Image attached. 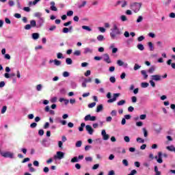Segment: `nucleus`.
Returning a JSON list of instances; mask_svg holds the SVG:
<instances>
[{"label":"nucleus","instance_id":"nucleus-1","mask_svg":"<svg viewBox=\"0 0 175 175\" xmlns=\"http://www.w3.org/2000/svg\"><path fill=\"white\" fill-rule=\"evenodd\" d=\"M122 34L121 29L118 28L117 24H113V27L111 29V32L109 33L111 36V39L112 40H118V39H121L120 37V35Z\"/></svg>","mask_w":175,"mask_h":175},{"label":"nucleus","instance_id":"nucleus-2","mask_svg":"<svg viewBox=\"0 0 175 175\" xmlns=\"http://www.w3.org/2000/svg\"><path fill=\"white\" fill-rule=\"evenodd\" d=\"M120 93H115L113 94V98H111V93L108 92L107 94V98L109 99L107 100V103H113V102H116V100H117V98H118V96H120Z\"/></svg>","mask_w":175,"mask_h":175},{"label":"nucleus","instance_id":"nucleus-3","mask_svg":"<svg viewBox=\"0 0 175 175\" xmlns=\"http://www.w3.org/2000/svg\"><path fill=\"white\" fill-rule=\"evenodd\" d=\"M131 8L135 13H137L140 10V8H142V3H133L131 5Z\"/></svg>","mask_w":175,"mask_h":175},{"label":"nucleus","instance_id":"nucleus-4","mask_svg":"<svg viewBox=\"0 0 175 175\" xmlns=\"http://www.w3.org/2000/svg\"><path fill=\"white\" fill-rule=\"evenodd\" d=\"M64 158H65V152L61 151L57 152L56 154L53 157L55 161H61V159H64Z\"/></svg>","mask_w":175,"mask_h":175},{"label":"nucleus","instance_id":"nucleus-5","mask_svg":"<svg viewBox=\"0 0 175 175\" xmlns=\"http://www.w3.org/2000/svg\"><path fill=\"white\" fill-rule=\"evenodd\" d=\"M36 21L35 20H31L30 21V25H26L25 26V29H26L27 31L31 29V28H36Z\"/></svg>","mask_w":175,"mask_h":175},{"label":"nucleus","instance_id":"nucleus-6","mask_svg":"<svg viewBox=\"0 0 175 175\" xmlns=\"http://www.w3.org/2000/svg\"><path fill=\"white\" fill-rule=\"evenodd\" d=\"M1 155L4 158H10L11 159L14 158V154L11 152H1Z\"/></svg>","mask_w":175,"mask_h":175},{"label":"nucleus","instance_id":"nucleus-7","mask_svg":"<svg viewBox=\"0 0 175 175\" xmlns=\"http://www.w3.org/2000/svg\"><path fill=\"white\" fill-rule=\"evenodd\" d=\"M84 121H96V116H91V114H88L85 116Z\"/></svg>","mask_w":175,"mask_h":175},{"label":"nucleus","instance_id":"nucleus-8","mask_svg":"<svg viewBox=\"0 0 175 175\" xmlns=\"http://www.w3.org/2000/svg\"><path fill=\"white\" fill-rule=\"evenodd\" d=\"M44 24V18H40L37 22L36 28H40Z\"/></svg>","mask_w":175,"mask_h":175},{"label":"nucleus","instance_id":"nucleus-9","mask_svg":"<svg viewBox=\"0 0 175 175\" xmlns=\"http://www.w3.org/2000/svg\"><path fill=\"white\" fill-rule=\"evenodd\" d=\"M154 158L157 159L158 163H163V160L162 159V152H158V156H155Z\"/></svg>","mask_w":175,"mask_h":175},{"label":"nucleus","instance_id":"nucleus-10","mask_svg":"<svg viewBox=\"0 0 175 175\" xmlns=\"http://www.w3.org/2000/svg\"><path fill=\"white\" fill-rule=\"evenodd\" d=\"M94 53V49L90 47H85L83 49V54H92Z\"/></svg>","mask_w":175,"mask_h":175},{"label":"nucleus","instance_id":"nucleus-11","mask_svg":"<svg viewBox=\"0 0 175 175\" xmlns=\"http://www.w3.org/2000/svg\"><path fill=\"white\" fill-rule=\"evenodd\" d=\"M101 135L103 136V140H109L110 135L106 133V130L103 129L101 131Z\"/></svg>","mask_w":175,"mask_h":175},{"label":"nucleus","instance_id":"nucleus-12","mask_svg":"<svg viewBox=\"0 0 175 175\" xmlns=\"http://www.w3.org/2000/svg\"><path fill=\"white\" fill-rule=\"evenodd\" d=\"M103 59L105 62H107V64H111V60L110 59V56H109V54L107 53L104 54Z\"/></svg>","mask_w":175,"mask_h":175},{"label":"nucleus","instance_id":"nucleus-13","mask_svg":"<svg viewBox=\"0 0 175 175\" xmlns=\"http://www.w3.org/2000/svg\"><path fill=\"white\" fill-rule=\"evenodd\" d=\"M53 62L54 65H55V66H61V64H62L61 61H59L57 59H55L54 60L53 59L49 60V64H53Z\"/></svg>","mask_w":175,"mask_h":175},{"label":"nucleus","instance_id":"nucleus-14","mask_svg":"<svg viewBox=\"0 0 175 175\" xmlns=\"http://www.w3.org/2000/svg\"><path fill=\"white\" fill-rule=\"evenodd\" d=\"M50 5H51L50 9L51 10H52V12H57L58 10L57 7L55 6V2L51 1Z\"/></svg>","mask_w":175,"mask_h":175},{"label":"nucleus","instance_id":"nucleus-15","mask_svg":"<svg viewBox=\"0 0 175 175\" xmlns=\"http://www.w3.org/2000/svg\"><path fill=\"white\" fill-rule=\"evenodd\" d=\"M85 129L87 132H88L89 135H92V133H94V129H92V126H91V125H86Z\"/></svg>","mask_w":175,"mask_h":175},{"label":"nucleus","instance_id":"nucleus-16","mask_svg":"<svg viewBox=\"0 0 175 175\" xmlns=\"http://www.w3.org/2000/svg\"><path fill=\"white\" fill-rule=\"evenodd\" d=\"M72 31H73V26H70L69 28H63L62 32L63 33H68V32H72Z\"/></svg>","mask_w":175,"mask_h":175},{"label":"nucleus","instance_id":"nucleus-17","mask_svg":"<svg viewBox=\"0 0 175 175\" xmlns=\"http://www.w3.org/2000/svg\"><path fill=\"white\" fill-rule=\"evenodd\" d=\"M152 79L154 80V81H161V76L158 75H153L152 76Z\"/></svg>","mask_w":175,"mask_h":175},{"label":"nucleus","instance_id":"nucleus-18","mask_svg":"<svg viewBox=\"0 0 175 175\" xmlns=\"http://www.w3.org/2000/svg\"><path fill=\"white\" fill-rule=\"evenodd\" d=\"M103 110V105L102 104L97 106L96 111V113H100Z\"/></svg>","mask_w":175,"mask_h":175},{"label":"nucleus","instance_id":"nucleus-19","mask_svg":"<svg viewBox=\"0 0 175 175\" xmlns=\"http://www.w3.org/2000/svg\"><path fill=\"white\" fill-rule=\"evenodd\" d=\"M114 47V44H111L110 45L109 49H112V53L113 54H116V53H117V51H118V49L117 48H113Z\"/></svg>","mask_w":175,"mask_h":175},{"label":"nucleus","instance_id":"nucleus-20","mask_svg":"<svg viewBox=\"0 0 175 175\" xmlns=\"http://www.w3.org/2000/svg\"><path fill=\"white\" fill-rule=\"evenodd\" d=\"M166 148L168 150V151H171V152H175V147L173 145L167 146Z\"/></svg>","mask_w":175,"mask_h":175},{"label":"nucleus","instance_id":"nucleus-21","mask_svg":"<svg viewBox=\"0 0 175 175\" xmlns=\"http://www.w3.org/2000/svg\"><path fill=\"white\" fill-rule=\"evenodd\" d=\"M73 54L76 57H80V55H81V51L76 50V51H74Z\"/></svg>","mask_w":175,"mask_h":175},{"label":"nucleus","instance_id":"nucleus-22","mask_svg":"<svg viewBox=\"0 0 175 175\" xmlns=\"http://www.w3.org/2000/svg\"><path fill=\"white\" fill-rule=\"evenodd\" d=\"M82 29H85V31H88V32H91V31H92V29H91L90 26L85 25L82 26Z\"/></svg>","mask_w":175,"mask_h":175},{"label":"nucleus","instance_id":"nucleus-23","mask_svg":"<svg viewBox=\"0 0 175 175\" xmlns=\"http://www.w3.org/2000/svg\"><path fill=\"white\" fill-rule=\"evenodd\" d=\"M32 39L34 40H37V39H39V33H33L32 34Z\"/></svg>","mask_w":175,"mask_h":175},{"label":"nucleus","instance_id":"nucleus-24","mask_svg":"<svg viewBox=\"0 0 175 175\" xmlns=\"http://www.w3.org/2000/svg\"><path fill=\"white\" fill-rule=\"evenodd\" d=\"M47 139H44L42 140V144L44 147H49V146H50V144H47Z\"/></svg>","mask_w":175,"mask_h":175},{"label":"nucleus","instance_id":"nucleus-25","mask_svg":"<svg viewBox=\"0 0 175 175\" xmlns=\"http://www.w3.org/2000/svg\"><path fill=\"white\" fill-rule=\"evenodd\" d=\"M141 73H142V76H144V79H146L148 77V75H147V72H146V70H142L141 71Z\"/></svg>","mask_w":175,"mask_h":175},{"label":"nucleus","instance_id":"nucleus-26","mask_svg":"<svg viewBox=\"0 0 175 175\" xmlns=\"http://www.w3.org/2000/svg\"><path fill=\"white\" fill-rule=\"evenodd\" d=\"M38 2H40V0H34L33 2H32V1H29V6H32V5H36V3H38Z\"/></svg>","mask_w":175,"mask_h":175},{"label":"nucleus","instance_id":"nucleus-27","mask_svg":"<svg viewBox=\"0 0 175 175\" xmlns=\"http://www.w3.org/2000/svg\"><path fill=\"white\" fill-rule=\"evenodd\" d=\"M148 85H150V84L147 82H142L141 83L142 88H147V87H148Z\"/></svg>","mask_w":175,"mask_h":175},{"label":"nucleus","instance_id":"nucleus-28","mask_svg":"<svg viewBox=\"0 0 175 175\" xmlns=\"http://www.w3.org/2000/svg\"><path fill=\"white\" fill-rule=\"evenodd\" d=\"M126 103V101L125 100H121L117 103L118 106H122Z\"/></svg>","mask_w":175,"mask_h":175},{"label":"nucleus","instance_id":"nucleus-29","mask_svg":"<svg viewBox=\"0 0 175 175\" xmlns=\"http://www.w3.org/2000/svg\"><path fill=\"white\" fill-rule=\"evenodd\" d=\"M137 47V49L140 50L141 51H143V50H144V45H143L142 44H138Z\"/></svg>","mask_w":175,"mask_h":175},{"label":"nucleus","instance_id":"nucleus-30","mask_svg":"<svg viewBox=\"0 0 175 175\" xmlns=\"http://www.w3.org/2000/svg\"><path fill=\"white\" fill-rule=\"evenodd\" d=\"M148 72H149V73H154V72H155V66H152L149 69H148Z\"/></svg>","mask_w":175,"mask_h":175},{"label":"nucleus","instance_id":"nucleus-31","mask_svg":"<svg viewBox=\"0 0 175 175\" xmlns=\"http://www.w3.org/2000/svg\"><path fill=\"white\" fill-rule=\"evenodd\" d=\"M97 40H98V42H102V41L105 40V36H103V35L98 36Z\"/></svg>","mask_w":175,"mask_h":175},{"label":"nucleus","instance_id":"nucleus-32","mask_svg":"<svg viewBox=\"0 0 175 175\" xmlns=\"http://www.w3.org/2000/svg\"><path fill=\"white\" fill-rule=\"evenodd\" d=\"M122 165H124V166L128 167L129 166V162H128V160L126 159H123L122 161Z\"/></svg>","mask_w":175,"mask_h":175},{"label":"nucleus","instance_id":"nucleus-33","mask_svg":"<svg viewBox=\"0 0 175 175\" xmlns=\"http://www.w3.org/2000/svg\"><path fill=\"white\" fill-rule=\"evenodd\" d=\"M148 45L150 49V51H154V45L152 44V42H148Z\"/></svg>","mask_w":175,"mask_h":175},{"label":"nucleus","instance_id":"nucleus-34","mask_svg":"<svg viewBox=\"0 0 175 175\" xmlns=\"http://www.w3.org/2000/svg\"><path fill=\"white\" fill-rule=\"evenodd\" d=\"M120 3H122V5H121V7L122 8H125L126 7V5H127V3H126V1H118V5H120Z\"/></svg>","mask_w":175,"mask_h":175},{"label":"nucleus","instance_id":"nucleus-35","mask_svg":"<svg viewBox=\"0 0 175 175\" xmlns=\"http://www.w3.org/2000/svg\"><path fill=\"white\" fill-rule=\"evenodd\" d=\"M84 126H85V123H81V126L79 128V132H83V131H84Z\"/></svg>","mask_w":175,"mask_h":175},{"label":"nucleus","instance_id":"nucleus-36","mask_svg":"<svg viewBox=\"0 0 175 175\" xmlns=\"http://www.w3.org/2000/svg\"><path fill=\"white\" fill-rule=\"evenodd\" d=\"M87 5V1H83L82 2V4H80L78 5L79 9H81V8H84V6H85Z\"/></svg>","mask_w":175,"mask_h":175},{"label":"nucleus","instance_id":"nucleus-37","mask_svg":"<svg viewBox=\"0 0 175 175\" xmlns=\"http://www.w3.org/2000/svg\"><path fill=\"white\" fill-rule=\"evenodd\" d=\"M66 63L67 64V65H72V59H70L69 57L66 58Z\"/></svg>","mask_w":175,"mask_h":175},{"label":"nucleus","instance_id":"nucleus-38","mask_svg":"<svg viewBox=\"0 0 175 175\" xmlns=\"http://www.w3.org/2000/svg\"><path fill=\"white\" fill-rule=\"evenodd\" d=\"M154 172H155L154 175H161V172L158 170V166L157 165L154 166Z\"/></svg>","mask_w":175,"mask_h":175},{"label":"nucleus","instance_id":"nucleus-39","mask_svg":"<svg viewBox=\"0 0 175 175\" xmlns=\"http://www.w3.org/2000/svg\"><path fill=\"white\" fill-rule=\"evenodd\" d=\"M95 106H96V103L94 102L92 103L88 104V107H89V109H92V107H95Z\"/></svg>","mask_w":175,"mask_h":175},{"label":"nucleus","instance_id":"nucleus-40","mask_svg":"<svg viewBox=\"0 0 175 175\" xmlns=\"http://www.w3.org/2000/svg\"><path fill=\"white\" fill-rule=\"evenodd\" d=\"M76 162H79V159L77 157H75L71 159L72 163H75Z\"/></svg>","mask_w":175,"mask_h":175},{"label":"nucleus","instance_id":"nucleus-41","mask_svg":"<svg viewBox=\"0 0 175 175\" xmlns=\"http://www.w3.org/2000/svg\"><path fill=\"white\" fill-rule=\"evenodd\" d=\"M142 131L144 132V137H147V136H148V132L147 131V129H146V128H144L142 129Z\"/></svg>","mask_w":175,"mask_h":175},{"label":"nucleus","instance_id":"nucleus-42","mask_svg":"<svg viewBox=\"0 0 175 175\" xmlns=\"http://www.w3.org/2000/svg\"><path fill=\"white\" fill-rule=\"evenodd\" d=\"M136 140H137V143H140V144H143L145 142L144 139L141 138V137H137Z\"/></svg>","mask_w":175,"mask_h":175},{"label":"nucleus","instance_id":"nucleus-43","mask_svg":"<svg viewBox=\"0 0 175 175\" xmlns=\"http://www.w3.org/2000/svg\"><path fill=\"white\" fill-rule=\"evenodd\" d=\"M35 17H38V18H42V13L41 12H36L34 14Z\"/></svg>","mask_w":175,"mask_h":175},{"label":"nucleus","instance_id":"nucleus-44","mask_svg":"<svg viewBox=\"0 0 175 175\" xmlns=\"http://www.w3.org/2000/svg\"><path fill=\"white\" fill-rule=\"evenodd\" d=\"M81 144H83V142L81 141H77L75 144V146L77 148L81 147Z\"/></svg>","mask_w":175,"mask_h":175},{"label":"nucleus","instance_id":"nucleus-45","mask_svg":"<svg viewBox=\"0 0 175 175\" xmlns=\"http://www.w3.org/2000/svg\"><path fill=\"white\" fill-rule=\"evenodd\" d=\"M140 68H142V66H139V64H135L133 69L134 70H137L138 69H140Z\"/></svg>","mask_w":175,"mask_h":175},{"label":"nucleus","instance_id":"nucleus-46","mask_svg":"<svg viewBox=\"0 0 175 175\" xmlns=\"http://www.w3.org/2000/svg\"><path fill=\"white\" fill-rule=\"evenodd\" d=\"M117 64L118 66H124V62H122V60H118Z\"/></svg>","mask_w":175,"mask_h":175},{"label":"nucleus","instance_id":"nucleus-47","mask_svg":"<svg viewBox=\"0 0 175 175\" xmlns=\"http://www.w3.org/2000/svg\"><path fill=\"white\" fill-rule=\"evenodd\" d=\"M85 161H86V162H92V157H85Z\"/></svg>","mask_w":175,"mask_h":175},{"label":"nucleus","instance_id":"nucleus-48","mask_svg":"<svg viewBox=\"0 0 175 175\" xmlns=\"http://www.w3.org/2000/svg\"><path fill=\"white\" fill-rule=\"evenodd\" d=\"M8 107L6 106H3L2 109H1V114H5L6 112Z\"/></svg>","mask_w":175,"mask_h":175},{"label":"nucleus","instance_id":"nucleus-49","mask_svg":"<svg viewBox=\"0 0 175 175\" xmlns=\"http://www.w3.org/2000/svg\"><path fill=\"white\" fill-rule=\"evenodd\" d=\"M131 100L133 103H136V102H137V98L136 96H132Z\"/></svg>","mask_w":175,"mask_h":175},{"label":"nucleus","instance_id":"nucleus-50","mask_svg":"<svg viewBox=\"0 0 175 175\" xmlns=\"http://www.w3.org/2000/svg\"><path fill=\"white\" fill-rule=\"evenodd\" d=\"M143 21V16H139L137 19V23H142Z\"/></svg>","mask_w":175,"mask_h":175},{"label":"nucleus","instance_id":"nucleus-51","mask_svg":"<svg viewBox=\"0 0 175 175\" xmlns=\"http://www.w3.org/2000/svg\"><path fill=\"white\" fill-rule=\"evenodd\" d=\"M57 57L58 59H64V56H63L62 53H58L57 55Z\"/></svg>","mask_w":175,"mask_h":175},{"label":"nucleus","instance_id":"nucleus-52","mask_svg":"<svg viewBox=\"0 0 175 175\" xmlns=\"http://www.w3.org/2000/svg\"><path fill=\"white\" fill-rule=\"evenodd\" d=\"M120 19L122 21H126L128 20V18H126V16L125 15H122L120 16Z\"/></svg>","mask_w":175,"mask_h":175},{"label":"nucleus","instance_id":"nucleus-53","mask_svg":"<svg viewBox=\"0 0 175 175\" xmlns=\"http://www.w3.org/2000/svg\"><path fill=\"white\" fill-rule=\"evenodd\" d=\"M145 37L144 36H141L139 37H138L137 40L138 42H143V40H144Z\"/></svg>","mask_w":175,"mask_h":175},{"label":"nucleus","instance_id":"nucleus-54","mask_svg":"<svg viewBox=\"0 0 175 175\" xmlns=\"http://www.w3.org/2000/svg\"><path fill=\"white\" fill-rule=\"evenodd\" d=\"M124 140L126 143H129V142H131V139L128 136H124Z\"/></svg>","mask_w":175,"mask_h":175},{"label":"nucleus","instance_id":"nucleus-55","mask_svg":"<svg viewBox=\"0 0 175 175\" xmlns=\"http://www.w3.org/2000/svg\"><path fill=\"white\" fill-rule=\"evenodd\" d=\"M111 116H112V117H116V116H117V111L112 110L111 112Z\"/></svg>","mask_w":175,"mask_h":175},{"label":"nucleus","instance_id":"nucleus-56","mask_svg":"<svg viewBox=\"0 0 175 175\" xmlns=\"http://www.w3.org/2000/svg\"><path fill=\"white\" fill-rule=\"evenodd\" d=\"M139 118L140 120H146V118H147V115L146 114L140 115Z\"/></svg>","mask_w":175,"mask_h":175},{"label":"nucleus","instance_id":"nucleus-57","mask_svg":"<svg viewBox=\"0 0 175 175\" xmlns=\"http://www.w3.org/2000/svg\"><path fill=\"white\" fill-rule=\"evenodd\" d=\"M98 30L100 31V32H102L103 33H104V32H106V29H105L104 27H98Z\"/></svg>","mask_w":175,"mask_h":175},{"label":"nucleus","instance_id":"nucleus-58","mask_svg":"<svg viewBox=\"0 0 175 175\" xmlns=\"http://www.w3.org/2000/svg\"><path fill=\"white\" fill-rule=\"evenodd\" d=\"M38 126V124H36V122H33L30 124V128H36V126Z\"/></svg>","mask_w":175,"mask_h":175},{"label":"nucleus","instance_id":"nucleus-59","mask_svg":"<svg viewBox=\"0 0 175 175\" xmlns=\"http://www.w3.org/2000/svg\"><path fill=\"white\" fill-rule=\"evenodd\" d=\"M71 87L72 88H76V87H77V83H76V82H71Z\"/></svg>","mask_w":175,"mask_h":175},{"label":"nucleus","instance_id":"nucleus-60","mask_svg":"<svg viewBox=\"0 0 175 175\" xmlns=\"http://www.w3.org/2000/svg\"><path fill=\"white\" fill-rule=\"evenodd\" d=\"M109 81H110L111 83H116V77H111L109 78Z\"/></svg>","mask_w":175,"mask_h":175},{"label":"nucleus","instance_id":"nucleus-61","mask_svg":"<svg viewBox=\"0 0 175 175\" xmlns=\"http://www.w3.org/2000/svg\"><path fill=\"white\" fill-rule=\"evenodd\" d=\"M67 16L68 17H70L71 16H73V12L72 10H69L68 12H67Z\"/></svg>","mask_w":175,"mask_h":175},{"label":"nucleus","instance_id":"nucleus-62","mask_svg":"<svg viewBox=\"0 0 175 175\" xmlns=\"http://www.w3.org/2000/svg\"><path fill=\"white\" fill-rule=\"evenodd\" d=\"M136 173H137V171H136V170H133L130 174H129L128 175H135L136 174Z\"/></svg>","mask_w":175,"mask_h":175},{"label":"nucleus","instance_id":"nucleus-63","mask_svg":"<svg viewBox=\"0 0 175 175\" xmlns=\"http://www.w3.org/2000/svg\"><path fill=\"white\" fill-rule=\"evenodd\" d=\"M59 122L62 124V125H66V120H60Z\"/></svg>","mask_w":175,"mask_h":175},{"label":"nucleus","instance_id":"nucleus-64","mask_svg":"<svg viewBox=\"0 0 175 175\" xmlns=\"http://www.w3.org/2000/svg\"><path fill=\"white\" fill-rule=\"evenodd\" d=\"M36 90L38 91H42V85L41 84H39L36 86Z\"/></svg>","mask_w":175,"mask_h":175}]
</instances>
